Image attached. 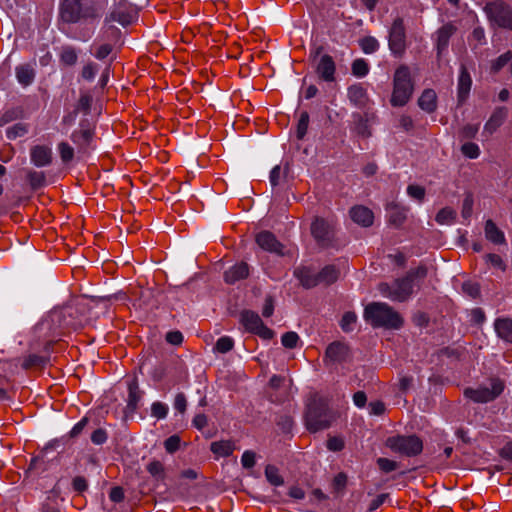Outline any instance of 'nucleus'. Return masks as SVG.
Wrapping results in <instances>:
<instances>
[{
	"label": "nucleus",
	"instance_id": "nucleus-5",
	"mask_svg": "<svg viewBox=\"0 0 512 512\" xmlns=\"http://www.w3.org/2000/svg\"><path fill=\"white\" fill-rule=\"evenodd\" d=\"M386 446L394 453L414 457L423 450V442L416 435H394L387 438Z\"/></svg>",
	"mask_w": 512,
	"mask_h": 512
},
{
	"label": "nucleus",
	"instance_id": "nucleus-60",
	"mask_svg": "<svg viewBox=\"0 0 512 512\" xmlns=\"http://www.w3.org/2000/svg\"><path fill=\"white\" fill-rule=\"evenodd\" d=\"M186 406H187V400H186L185 395L183 393H178L175 396V400H174L175 410H177L180 413H183L186 410Z\"/></svg>",
	"mask_w": 512,
	"mask_h": 512
},
{
	"label": "nucleus",
	"instance_id": "nucleus-9",
	"mask_svg": "<svg viewBox=\"0 0 512 512\" xmlns=\"http://www.w3.org/2000/svg\"><path fill=\"white\" fill-rule=\"evenodd\" d=\"M240 320L248 332L256 334L263 339H271L274 335V332L266 325H264L260 316L253 311H243L241 313Z\"/></svg>",
	"mask_w": 512,
	"mask_h": 512
},
{
	"label": "nucleus",
	"instance_id": "nucleus-35",
	"mask_svg": "<svg viewBox=\"0 0 512 512\" xmlns=\"http://www.w3.org/2000/svg\"><path fill=\"white\" fill-rule=\"evenodd\" d=\"M455 215L451 208H443L437 213L435 220L440 225H449L454 221Z\"/></svg>",
	"mask_w": 512,
	"mask_h": 512
},
{
	"label": "nucleus",
	"instance_id": "nucleus-43",
	"mask_svg": "<svg viewBox=\"0 0 512 512\" xmlns=\"http://www.w3.org/2000/svg\"><path fill=\"white\" fill-rule=\"evenodd\" d=\"M233 346H234V341L231 337L222 336L217 340V342L215 344V349L219 353H227L230 350H232Z\"/></svg>",
	"mask_w": 512,
	"mask_h": 512
},
{
	"label": "nucleus",
	"instance_id": "nucleus-3",
	"mask_svg": "<svg viewBox=\"0 0 512 512\" xmlns=\"http://www.w3.org/2000/svg\"><path fill=\"white\" fill-rule=\"evenodd\" d=\"M393 90L390 103L393 107H402L411 99L415 83L410 67L406 64L399 65L393 75Z\"/></svg>",
	"mask_w": 512,
	"mask_h": 512
},
{
	"label": "nucleus",
	"instance_id": "nucleus-23",
	"mask_svg": "<svg viewBox=\"0 0 512 512\" xmlns=\"http://www.w3.org/2000/svg\"><path fill=\"white\" fill-rule=\"evenodd\" d=\"M419 107L427 112L433 113L437 108V94L433 89H425L419 99H418Z\"/></svg>",
	"mask_w": 512,
	"mask_h": 512
},
{
	"label": "nucleus",
	"instance_id": "nucleus-50",
	"mask_svg": "<svg viewBox=\"0 0 512 512\" xmlns=\"http://www.w3.org/2000/svg\"><path fill=\"white\" fill-rule=\"evenodd\" d=\"M180 437L178 435H172L164 441L165 450L172 454L176 452L180 447Z\"/></svg>",
	"mask_w": 512,
	"mask_h": 512
},
{
	"label": "nucleus",
	"instance_id": "nucleus-17",
	"mask_svg": "<svg viewBox=\"0 0 512 512\" xmlns=\"http://www.w3.org/2000/svg\"><path fill=\"white\" fill-rule=\"evenodd\" d=\"M507 108L506 107H497L492 112L491 116L487 120L483 128V134L487 136H491L493 133L497 131V129L504 123L507 118Z\"/></svg>",
	"mask_w": 512,
	"mask_h": 512
},
{
	"label": "nucleus",
	"instance_id": "nucleus-2",
	"mask_svg": "<svg viewBox=\"0 0 512 512\" xmlns=\"http://www.w3.org/2000/svg\"><path fill=\"white\" fill-rule=\"evenodd\" d=\"M332 421L333 415L328 407L327 399L317 393L311 395L305 413L307 429L311 432H317L328 428Z\"/></svg>",
	"mask_w": 512,
	"mask_h": 512
},
{
	"label": "nucleus",
	"instance_id": "nucleus-6",
	"mask_svg": "<svg viewBox=\"0 0 512 512\" xmlns=\"http://www.w3.org/2000/svg\"><path fill=\"white\" fill-rule=\"evenodd\" d=\"M380 294L392 301L403 302L407 300L413 291V284L409 278L396 279L392 284L380 283L378 285Z\"/></svg>",
	"mask_w": 512,
	"mask_h": 512
},
{
	"label": "nucleus",
	"instance_id": "nucleus-57",
	"mask_svg": "<svg viewBox=\"0 0 512 512\" xmlns=\"http://www.w3.org/2000/svg\"><path fill=\"white\" fill-rule=\"evenodd\" d=\"M97 72V65L95 63L86 64L81 72V75L86 80H93Z\"/></svg>",
	"mask_w": 512,
	"mask_h": 512
},
{
	"label": "nucleus",
	"instance_id": "nucleus-40",
	"mask_svg": "<svg viewBox=\"0 0 512 512\" xmlns=\"http://www.w3.org/2000/svg\"><path fill=\"white\" fill-rule=\"evenodd\" d=\"M512 60V52L507 51L495 59L491 64V70L494 73L499 72L505 65Z\"/></svg>",
	"mask_w": 512,
	"mask_h": 512
},
{
	"label": "nucleus",
	"instance_id": "nucleus-55",
	"mask_svg": "<svg viewBox=\"0 0 512 512\" xmlns=\"http://www.w3.org/2000/svg\"><path fill=\"white\" fill-rule=\"evenodd\" d=\"M427 275V268L423 265L417 267L416 269H411L405 278H409L411 283L414 279L420 278L423 279Z\"/></svg>",
	"mask_w": 512,
	"mask_h": 512
},
{
	"label": "nucleus",
	"instance_id": "nucleus-26",
	"mask_svg": "<svg viewBox=\"0 0 512 512\" xmlns=\"http://www.w3.org/2000/svg\"><path fill=\"white\" fill-rule=\"evenodd\" d=\"M494 328L499 338L512 343V319L499 318L495 321Z\"/></svg>",
	"mask_w": 512,
	"mask_h": 512
},
{
	"label": "nucleus",
	"instance_id": "nucleus-31",
	"mask_svg": "<svg viewBox=\"0 0 512 512\" xmlns=\"http://www.w3.org/2000/svg\"><path fill=\"white\" fill-rule=\"evenodd\" d=\"M319 283L331 284L339 277V271L334 265L325 266L319 273Z\"/></svg>",
	"mask_w": 512,
	"mask_h": 512
},
{
	"label": "nucleus",
	"instance_id": "nucleus-12",
	"mask_svg": "<svg viewBox=\"0 0 512 512\" xmlns=\"http://www.w3.org/2000/svg\"><path fill=\"white\" fill-rule=\"evenodd\" d=\"M82 7L80 0H61L60 18L66 23H77L83 19Z\"/></svg>",
	"mask_w": 512,
	"mask_h": 512
},
{
	"label": "nucleus",
	"instance_id": "nucleus-41",
	"mask_svg": "<svg viewBox=\"0 0 512 512\" xmlns=\"http://www.w3.org/2000/svg\"><path fill=\"white\" fill-rule=\"evenodd\" d=\"M360 47L366 54H372L379 48V42L374 37H365L360 41Z\"/></svg>",
	"mask_w": 512,
	"mask_h": 512
},
{
	"label": "nucleus",
	"instance_id": "nucleus-8",
	"mask_svg": "<svg viewBox=\"0 0 512 512\" xmlns=\"http://www.w3.org/2000/svg\"><path fill=\"white\" fill-rule=\"evenodd\" d=\"M388 46L395 57H402L406 51V32L404 21L397 17L389 30Z\"/></svg>",
	"mask_w": 512,
	"mask_h": 512
},
{
	"label": "nucleus",
	"instance_id": "nucleus-45",
	"mask_svg": "<svg viewBox=\"0 0 512 512\" xmlns=\"http://www.w3.org/2000/svg\"><path fill=\"white\" fill-rule=\"evenodd\" d=\"M462 153L470 158V159H476L480 155V148L476 143L473 142H466L461 147Z\"/></svg>",
	"mask_w": 512,
	"mask_h": 512
},
{
	"label": "nucleus",
	"instance_id": "nucleus-30",
	"mask_svg": "<svg viewBox=\"0 0 512 512\" xmlns=\"http://www.w3.org/2000/svg\"><path fill=\"white\" fill-rule=\"evenodd\" d=\"M485 236L494 244L505 243L504 233L496 226L492 220H487L485 224Z\"/></svg>",
	"mask_w": 512,
	"mask_h": 512
},
{
	"label": "nucleus",
	"instance_id": "nucleus-58",
	"mask_svg": "<svg viewBox=\"0 0 512 512\" xmlns=\"http://www.w3.org/2000/svg\"><path fill=\"white\" fill-rule=\"evenodd\" d=\"M327 448L333 452L341 451L344 448V441L340 437H330L327 440Z\"/></svg>",
	"mask_w": 512,
	"mask_h": 512
},
{
	"label": "nucleus",
	"instance_id": "nucleus-49",
	"mask_svg": "<svg viewBox=\"0 0 512 512\" xmlns=\"http://www.w3.org/2000/svg\"><path fill=\"white\" fill-rule=\"evenodd\" d=\"M113 51V46L109 43H103L95 47L93 55L98 60H104L107 58Z\"/></svg>",
	"mask_w": 512,
	"mask_h": 512
},
{
	"label": "nucleus",
	"instance_id": "nucleus-64",
	"mask_svg": "<svg viewBox=\"0 0 512 512\" xmlns=\"http://www.w3.org/2000/svg\"><path fill=\"white\" fill-rule=\"evenodd\" d=\"M112 502L119 503L124 499V491L121 487H113L109 493Z\"/></svg>",
	"mask_w": 512,
	"mask_h": 512
},
{
	"label": "nucleus",
	"instance_id": "nucleus-46",
	"mask_svg": "<svg viewBox=\"0 0 512 512\" xmlns=\"http://www.w3.org/2000/svg\"><path fill=\"white\" fill-rule=\"evenodd\" d=\"M103 7L98 5H88L82 7L83 19H95L102 15Z\"/></svg>",
	"mask_w": 512,
	"mask_h": 512
},
{
	"label": "nucleus",
	"instance_id": "nucleus-15",
	"mask_svg": "<svg viewBox=\"0 0 512 512\" xmlns=\"http://www.w3.org/2000/svg\"><path fill=\"white\" fill-rule=\"evenodd\" d=\"M316 73L325 82L335 81L336 64L332 56L324 54L316 65Z\"/></svg>",
	"mask_w": 512,
	"mask_h": 512
},
{
	"label": "nucleus",
	"instance_id": "nucleus-11",
	"mask_svg": "<svg viewBox=\"0 0 512 512\" xmlns=\"http://www.w3.org/2000/svg\"><path fill=\"white\" fill-rule=\"evenodd\" d=\"M49 362L48 356L39 354H29L22 360L17 358L8 362L11 374L18 372L19 366L24 370H30L34 368H44Z\"/></svg>",
	"mask_w": 512,
	"mask_h": 512
},
{
	"label": "nucleus",
	"instance_id": "nucleus-33",
	"mask_svg": "<svg viewBox=\"0 0 512 512\" xmlns=\"http://www.w3.org/2000/svg\"><path fill=\"white\" fill-rule=\"evenodd\" d=\"M265 477L273 486H282L284 484L283 477L279 474L278 468L274 465L269 464L265 467Z\"/></svg>",
	"mask_w": 512,
	"mask_h": 512
},
{
	"label": "nucleus",
	"instance_id": "nucleus-16",
	"mask_svg": "<svg viewBox=\"0 0 512 512\" xmlns=\"http://www.w3.org/2000/svg\"><path fill=\"white\" fill-rule=\"evenodd\" d=\"M256 243L265 251L282 254L283 246L269 231H261L256 235Z\"/></svg>",
	"mask_w": 512,
	"mask_h": 512
},
{
	"label": "nucleus",
	"instance_id": "nucleus-53",
	"mask_svg": "<svg viewBox=\"0 0 512 512\" xmlns=\"http://www.w3.org/2000/svg\"><path fill=\"white\" fill-rule=\"evenodd\" d=\"M407 194L418 201H422L425 197V189L419 185H409L407 187Z\"/></svg>",
	"mask_w": 512,
	"mask_h": 512
},
{
	"label": "nucleus",
	"instance_id": "nucleus-18",
	"mask_svg": "<svg viewBox=\"0 0 512 512\" xmlns=\"http://www.w3.org/2000/svg\"><path fill=\"white\" fill-rule=\"evenodd\" d=\"M455 31L456 27L451 23L443 25L436 31V50L438 57H440L442 53L447 50L450 38L455 33Z\"/></svg>",
	"mask_w": 512,
	"mask_h": 512
},
{
	"label": "nucleus",
	"instance_id": "nucleus-36",
	"mask_svg": "<svg viewBox=\"0 0 512 512\" xmlns=\"http://www.w3.org/2000/svg\"><path fill=\"white\" fill-rule=\"evenodd\" d=\"M58 152L63 163H69L74 158V148L67 142L58 144Z\"/></svg>",
	"mask_w": 512,
	"mask_h": 512
},
{
	"label": "nucleus",
	"instance_id": "nucleus-54",
	"mask_svg": "<svg viewBox=\"0 0 512 512\" xmlns=\"http://www.w3.org/2000/svg\"><path fill=\"white\" fill-rule=\"evenodd\" d=\"M377 464L379 468L385 473H389L397 469V463L388 458H378Z\"/></svg>",
	"mask_w": 512,
	"mask_h": 512
},
{
	"label": "nucleus",
	"instance_id": "nucleus-27",
	"mask_svg": "<svg viewBox=\"0 0 512 512\" xmlns=\"http://www.w3.org/2000/svg\"><path fill=\"white\" fill-rule=\"evenodd\" d=\"M472 85V79L467 69L462 66L458 78V98L463 101L467 98Z\"/></svg>",
	"mask_w": 512,
	"mask_h": 512
},
{
	"label": "nucleus",
	"instance_id": "nucleus-52",
	"mask_svg": "<svg viewBox=\"0 0 512 512\" xmlns=\"http://www.w3.org/2000/svg\"><path fill=\"white\" fill-rule=\"evenodd\" d=\"M93 102V98L90 94H82L77 103V110L88 113Z\"/></svg>",
	"mask_w": 512,
	"mask_h": 512
},
{
	"label": "nucleus",
	"instance_id": "nucleus-4",
	"mask_svg": "<svg viewBox=\"0 0 512 512\" xmlns=\"http://www.w3.org/2000/svg\"><path fill=\"white\" fill-rule=\"evenodd\" d=\"M486 17L493 28L512 31V2L490 0L484 6Z\"/></svg>",
	"mask_w": 512,
	"mask_h": 512
},
{
	"label": "nucleus",
	"instance_id": "nucleus-56",
	"mask_svg": "<svg viewBox=\"0 0 512 512\" xmlns=\"http://www.w3.org/2000/svg\"><path fill=\"white\" fill-rule=\"evenodd\" d=\"M107 440V432L102 428L96 429L91 435V441L95 445H102Z\"/></svg>",
	"mask_w": 512,
	"mask_h": 512
},
{
	"label": "nucleus",
	"instance_id": "nucleus-10",
	"mask_svg": "<svg viewBox=\"0 0 512 512\" xmlns=\"http://www.w3.org/2000/svg\"><path fill=\"white\" fill-rule=\"evenodd\" d=\"M94 124L87 120L80 122L79 128L71 134L72 142L77 146L78 153H87L94 138Z\"/></svg>",
	"mask_w": 512,
	"mask_h": 512
},
{
	"label": "nucleus",
	"instance_id": "nucleus-63",
	"mask_svg": "<svg viewBox=\"0 0 512 512\" xmlns=\"http://www.w3.org/2000/svg\"><path fill=\"white\" fill-rule=\"evenodd\" d=\"M61 316H62V312H54V313H52L50 315L49 319H45V320H43L39 324V328L40 329H46V328L50 327L51 323H54V322H59L60 323Z\"/></svg>",
	"mask_w": 512,
	"mask_h": 512
},
{
	"label": "nucleus",
	"instance_id": "nucleus-48",
	"mask_svg": "<svg viewBox=\"0 0 512 512\" xmlns=\"http://www.w3.org/2000/svg\"><path fill=\"white\" fill-rule=\"evenodd\" d=\"M299 336L296 332H286L281 337L282 345L286 348L293 349L297 346Z\"/></svg>",
	"mask_w": 512,
	"mask_h": 512
},
{
	"label": "nucleus",
	"instance_id": "nucleus-20",
	"mask_svg": "<svg viewBox=\"0 0 512 512\" xmlns=\"http://www.w3.org/2000/svg\"><path fill=\"white\" fill-rule=\"evenodd\" d=\"M249 275V265L245 262L236 263L224 273L225 282L234 284L235 282L247 278Z\"/></svg>",
	"mask_w": 512,
	"mask_h": 512
},
{
	"label": "nucleus",
	"instance_id": "nucleus-62",
	"mask_svg": "<svg viewBox=\"0 0 512 512\" xmlns=\"http://www.w3.org/2000/svg\"><path fill=\"white\" fill-rule=\"evenodd\" d=\"M487 258V261L494 267H497L501 270H505L506 269V265L504 264L502 258L497 255V254H488L486 256Z\"/></svg>",
	"mask_w": 512,
	"mask_h": 512
},
{
	"label": "nucleus",
	"instance_id": "nucleus-51",
	"mask_svg": "<svg viewBox=\"0 0 512 512\" xmlns=\"http://www.w3.org/2000/svg\"><path fill=\"white\" fill-rule=\"evenodd\" d=\"M256 463V453L252 450H246L241 456V464L245 469L254 467Z\"/></svg>",
	"mask_w": 512,
	"mask_h": 512
},
{
	"label": "nucleus",
	"instance_id": "nucleus-34",
	"mask_svg": "<svg viewBox=\"0 0 512 512\" xmlns=\"http://www.w3.org/2000/svg\"><path fill=\"white\" fill-rule=\"evenodd\" d=\"M352 74L357 78H363L369 73V64L365 59L359 58L352 62Z\"/></svg>",
	"mask_w": 512,
	"mask_h": 512
},
{
	"label": "nucleus",
	"instance_id": "nucleus-22",
	"mask_svg": "<svg viewBox=\"0 0 512 512\" xmlns=\"http://www.w3.org/2000/svg\"><path fill=\"white\" fill-rule=\"evenodd\" d=\"M348 355V347L341 342L331 343L325 353V359L333 363H341Z\"/></svg>",
	"mask_w": 512,
	"mask_h": 512
},
{
	"label": "nucleus",
	"instance_id": "nucleus-42",
	"mask_svg": "<svg viewBox=\"0 0 512 512\" xmlns=\"http://www.w3.org/2000/svg\"><path fill=\"white\" fill-rule=\"evenodd\" d=\"M27 126L23 123H17L12 127H9L6 131L7 138L10 140L22 137L27 133Z\"/></svg>",
	"mask_w": 512,
	"mask_h": 512
},
{
	"label": "nucleus",
	"instance_id": "nucleus-7",
	"mask_svg": "<svg viewBox=\"0 0 512 512\" xmlns=\"http://www.w3.org/2000/svg\"><path fill=\"white\" fill-rule=\"evenodd\" d=\"M504 390V384L499 379H493L490 387L480 386L478 388H466L464 390L465 397L477 403H486L493 401Z\"/></svg>",
	"mask_w": 512,
	"mask_h": 512
},
{
	"label": "nucleus",
	"instance_id": "nucleus-28",
	"mask_svg": "<svg viewBox=\"0 0 512 512\" xmlns=\"http://www.w3.org/2000/svg\"><path fill=\"white\" fill-rule=\"evenodd\" d=\"M211 452L215 455V457H228L235 450V445L231 440H220L212 442L210 445Z\"/></svg>",
	"mask_w": 512,
	"mask_h": 512
},
{
	"label": "nucleus",
	"instance_id": "nucleus-29",
	"mask_svg": "<svg viewBox=\"0 0 512 512\" xmlns=\"http://www.w3.org/2000/svg\"><path fill=\"white\" fill-rule=\"evenodd\" d=\"M295 275L297 276V278L299 279L301 284L306 288H312V287L320 284L318 273H314L309 268L304 267V268L297 269L295 271Z\"/></svg>",
	"mask_w": 512,
	"mask_h": 512
},
{
	"label": "nucleus",
	"instance_id": "nucleus-44",
	"mask_svg": "<svg viewBox=\"0 0 512 512\" xmlns=\"http://www.w3.org/2000/svg\"><path fill=\"white\" fill-rule=\"evenodd\" d=\"M28 181L32 188L37 189L44 185L45 175L39 171H29L27 175Z\"/></svg>",
	"mask_w": 512,
	"mask_h": 512
},
{
	"label": "nucleus",
	"instance_id": "nucleus-13",
	"mask_svg": "<svg viewBox=\"0 0 512 512\" xmlns=\"http://www.w3.org/2000/svg\"><path fill=\"white\" fill-rule=\"evenodd\" d=\"M311 233L320 245L326 246L333 237V225L325 219L317 217L311 224Z\"/></svg>",
	"mask_w": 512,
	"mask_h": 512
},
{
	"label": "nucleus",
	"instance_id": "nucleus-21",
	"mask_svg": "<svg viewBox=\"0 0 512 512\" xmlns=\"http://www.w3.org/2000/svg\"><path fill=\"white\" fill-rule=\"evenodd\" d=\"M350 217L355 223L364 227L372 225L374 219L372 211L362 205L352 207Z\"/></svg>",
	"mask_w": 512,
	"mask_h": 512
},
{
	"label": "nucleus",
	"instance_id": "nucleus-59",
	"mask_svg": "<svg viewBox=\"0 0 512 512\" xmlns=\"http://www.w3.org/2000/svg\"><path fill=\"white\" fill-rule=\"evenodd\" d=\"M463 291L472 298H476L479 294V286L473 282H464L462 285Z\"/></svg>",
	"mask_w": 512,
	"mask_h": 512
},
{
	"label": "nucleus",
	"instance_id": "nucleus-47",
	"mask_svg": "<svg viewBox=\"0 0 512 512\" xmlns=\"http://www.w3.org/2000/svg\"><path fill=\"white\" fill-rule=\"evenodd\" d=\"M147 471L157 479L164 478V466L160 461L154 460L147 465Z\"/></svg>",
	"mask_w": 512,
	"mask_h": 512
},
{
	"label": "nucleus",
	"instance_id": "nucleus-38",
	"mask_svg": "<svg viewBox=\"0 0 512 512\" xmlns=\"http://www.w3.org/2000/svg\"><path fill=\"white\" fill-rule=\"evenodd\" d=\"M309 125V114L306 111L301 112L298 124H297V131L296 135L298 139H303L304 136L307 133Z\"/></svg>",
	"mask_w": 512,
	"mask_h": 512
},
{
	"label": "nucleus",
	"instance_id": "nucleus-32",
	"mask_svg": "<svg viewBox=\"0 0 512 512\" xmlns=\"http://www.w3.org/2000/svg\"><path fill=\"white\" fill-rule=\"evenodd\" d=\"M59 56L60 61L68 66L75 65L78 59L76 49L72 46H63Z\"/></svg>",
	"mask_w": 512,
	"mask_h": 512
},
{
	"label": "nucleus",
	"instance_id": "nucleus-25",
	"mask_svg": "<svg viewBox=\"0 0 512 512\" xmlns=\"http://www.w3.org/2000/svg\"><path fill=\"white\" fill-rule=\"evenodd\" d=\"M17 81L24 87L29 86L35 79V70L30 64H21L15 68Z\"/></svg>",
	"mask_w": 512,
	"mask_h": 512
},
{
	"label": "nucleus",
	"instance_id": "nucleus-1",
	"mask_svg": "<svg viewBox=\"0 0 512 512\" xmlns=\"http://www.w3.org/2000/svg\"><path fill=\"white\" fill-rule=\"evenodd\" d=\"M363 317L373 328L397 330L403 325L401 315L384 302L368 304L364 309Z\"/></svg>",
	"mask_w": 512,
	"mask_h": 512
},
{
	"label": "nucleus",
	"instance_id": "nucleus-24",
	"mask_svg": "<svg viewBox=\"0 0 512 512\" xmlns=\"http://www.w3.org/2000/svg\"><path fill=\"white\" fill-rule=\"evenodd\" d=\"M142 391L139 389L138 382L133 379L128 384V399L127 409L130 412H135L139 407V402L142 398Z\"/></svg>",
	"mask_w": 512,
	"mask_h": 512
},
{
	"label": "nucleus",
	"instance_id": "nucleus-19",
	"mask_svg": "<svg viewBox=\"0 0 512 512\" xmlns=\"http://www.w3.org/2000/svg\"><path fill=\"white\" fill-rule=\"evenodd\" d=\"M31 162L37 167H44L52 162V150L48 146L36 145L30 151Z\"/></svg>",
	"mask_w": 512,
	"mask_h": 512
},
{
	"label": "nucleus",
	"instance_id": "nucleus-14",
	"mask_svg": "<svg viewBox=\"0 0 512 512\" xmlns=\"http://www.w3.org/2000/svg\"><path fill=\"white\" fill-rule=\"evenodd\" d=\"M347 97L349 102L359 109H365L370 103L367 89L362 83L350 85L347 88Z\"/></svg>",
	"mask_w": 512,
	"mask_h": 512
},
{
	"label": "nucleus",
	"instance_id": "nucleus-61",
	"mask_svg": "<svg viewBox=\"0 0 512 512\" xmlns=\"http://www.w3.org/2000/svg\"><path fill=\"white\" fill-rule=\"evenodd\" d=\"M166 341L172 345H179L183 342V335L179 331H170L166 334Z\"/></svg>",
	"mask_w": 512,
	"mask_h": 512
},
{
	"label": "nucleus",
	"instance_id": "nucleus-37",
	"mask_svg": "<svg viewBox=\"0 0 512 512\" xmlns=\"http://www.w3.org/2000/svg\"><path fill=\"white\" fill-rule=\"evenodd\" d=\"M357 321V315L354 312H346L340 321V326L344 332H350L354 330Z\"/></svg>",
	"mask_w": 512,
	"mask_h": 512
},
{
	"label": "nucleus",
	"instance_id": "nucleus-39",
	"mask_svg": "<svg viewBox=\"0 0 512 512\" xmlns=\"http://www.w3.org/2000/svg\"><path fill=\"white\" fill-rule=\"evenodd\" d=\"M168 411V405L163 402L156 401L151 405V415L159 420L166 418Z\"/></svg>",
	"mask_w": 512,
	"mask_h": 512
}]
</instances>
